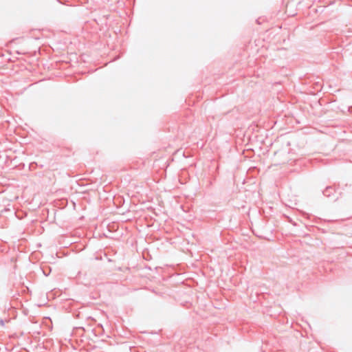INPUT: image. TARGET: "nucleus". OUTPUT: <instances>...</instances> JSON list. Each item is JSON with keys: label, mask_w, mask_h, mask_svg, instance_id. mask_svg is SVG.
Instances as JSON below:
<instances>
[{"label": "nucleus", "mask_w": 352, "mask_h": 352, "mask_svg": "<svg viewBox=\"0 0 352 352\" xmlns=\"http://www.w3.org/2000/svg\"><path fill=\"white\" fill-rule=\"evenodd\" d=\"M0 324L1 326H3L4 325V321L3 320H0Z\"/></svg>", "instance_id": "f03ea898"}, {"label": "nucleus", "mask_w": 352, "mask_h": 352, "mask_svg": "<svg viewBox=\"0 0 352 352\" xmlns=\"http://www.w3.org/2000/svg\"><path fill=\"white\" fill-rule=\"evenodd\" d=\"M333 191V189L331 187H327L324 191V195L327 197H329L331 193Z\"/></svg>", "instance_id": "f257e3e1"}]
</instances>
